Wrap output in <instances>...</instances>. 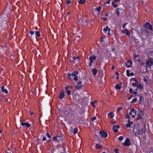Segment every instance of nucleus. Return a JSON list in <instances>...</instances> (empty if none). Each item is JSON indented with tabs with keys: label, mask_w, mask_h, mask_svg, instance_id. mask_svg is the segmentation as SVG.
I'll use <instances>...</instances> for the list:
<instances>
[{
	"label": "nucleus",
	"mask_w": 153,
	"mask_h": 153,
	"mask_svg": "<svg viewBox=\"0 0 153 153\" xmlns=\"http://www.w3.org/2000/svg\"><path fill=\"white\" fill-rule=\"evenodd\" d=\"M134 131L135 133V136L138 137H140V135H143V134L145 135L146 132L145 128H143L140 130L137 128H135Z\"/></svg>",
	"instance_id": "nucleus-1"
},
{
	"label": "nucleus",
	"mask_w": 153,
	"mask_h": 153,
	"mask_svg": "<svg viewBox=\"0 0 153 153\" xmlns=\"http://www.w3.org/2000/svg\"><path fill=\"white\" fill-rule=\"evenodd\" d=\"M143 27L145 28L149 29L150 30L152 31V27L151 24L149 22H147L143 25Z\"/></svg>",
	"instance_id": "nucleus-2"
},
{
	"label": "nucleus",
	"mask_w": 153,
	"mask_h": 153,
	"mask_svg": "<svg viewBox=\"0 0 153 153\" xmlns=\"http://www.w3.org/2000/svg\"><path fill=\"white\" fill-rule=\"evenodd\" d=\"M131 144L130 139L128 138H126L124 143H122V145L125 146H129Z\"/></svg>",
	"instance_id": "nucleus-3"
},
{
	"label": "nucleus",
	"mask_w": 153,
	"mask_h": 153,
	"mask_svg": "<svg viewBox=\"0 0 153 153\" xmlns=\"http://www.w3.org/2000/svg\"><path fill=\"white\" fill-rule=\"evenodd\" d=\"M78 74V72L77 71H75L73 73H71V74L72 77H74V80L75 81H77L78 80L77 74Z\"/></svg>",
	"instance_id": "nucleus-4"
},
{
	"label": "nucleus",
	"mask_w": 153,
	"mask_h": 153,
	"mask_svg": "<svg viewBox=\"0 0 153 153\" xmlns=\"http://www.w3.org/2000/svg\"><path fill=\"white\" fill-rule=\"evenodd\" d=\"M96 59V57L95 56L93 55L92 56H90V57L89 60L90 62L89 64V66H91L92 65V63H93L94 60H95Z\"/></svg>",
	"instance_id": "nucleus-5"
},
{
	"label": "nucleus",
	"mask_w": 153,
	"mask_h": 153,
	"mask_svg": "<svg viewBox=\"0 0 153 153\" xmlns=\"http://www.w3.org/2000/svg\"><path fill=\"white\" fill-rule=\"evenodd\" d=\"M99 133L101 137H102L106 138L108 137V134L105 131H100Z\"/></svg>",
	"instance_id": "nucleus-6"
},
{
	"label": "nucleus",
	"mask_w": 153,
	"mask_h": 153,
	"mask_svg": "<svg viewBox=\"0 0 153 153\" xmlns=\"http://www.w3.org/2000/svg\"><path fill=\"white\" fill-rule=\"evenodd\" d=\"M144 114L143 112V111H141L138 113L137 115V120H140L143 119L142 116Z\"/></svg>",
	"instance_id": "nucleus-7"
},
{
	"label": "nucleus",
	"mask_w": 153,
	"mask_h": 153,
	"mask_svg": "<svg viewBox=\"0 0 153 153\" xmlns=\"http://www.w3.org/2000/svg\"><path fill=\"white\" fill-rule=\"evenodd\" d=\"M146 64L151 66L153 65V59L152 58H150L148 59L147 61L146 62Z\"/></svg>",
	"instance_id": "nucleus-8"
},
{
	"label": "nucleus",
	"mask_w": 153,
	"mask_h": 153,
	"mask_svg": "<svg viewBox=\"0 0 153 153\" xmlns=\"http://www.w3.org/2000/svg\"><path fill=\"white\" fill-rule=\"evenodd\" d=\"M120 127V126L117 125H114L113 126V130L114 133H117L118 131V128Z\"/></svg>",
	"instance_id": "nucleus-9"
},
{
	"label": "nucleus",
	"mask_w": 153,
	"mask_h": 153,
	"mask_svg": "<svg viewBox=\"0 0 153 153\" xmlns=\"http://www.w3.org/2000/svg\"><path fill=\"white\" fill-rule=\"evenodd\" d=\"M72 88V86H68L66 88H65L66 93L68 95H70L71 93V91L69 89V88Z\"/></svg>",
	"instance_id": "nucleus-10"
},
{
	"label": "nucleus",
	"mask_w": 153,
	"mask_h": 153,
	"mask_svg": "<svg viewBox=\"0 0 153 153\" xmlns=\"http://www.w3.org/2000/svg\"><path fill=\"white\" fill-rule=\"evenodd\" d=\"M61 138V137L60 135H57L56 136L54 137H53V139L54 140L58 142L59 141Z\"/></svg>",
	"instance_id": "nucleus-11"
},
{
	"label": "nucleus",
	"mask_w": 153,
	"mask_h": 153,
	"mask_svg": "<svg viewBox=\"0 0 153 153\" xmlns=\"http://www.w3.org/2000/svg\"><path fill=\"white\" fill-rule=\"evenodd\" d=\"M132 64V62L130 60H128L126 63V67L128 68L131 67Z\"/></svg>",
	"instance_id": "nucleus-12"
},
{
	"label": "nucleus",
	"mask_w": 153,
	"mask_h": 153,
	"mask_svg": "<svg viewBox=\"0 0 153 153\" xmlns=\"http://www.w3.org/2000/svg\"><path fill=\"white\" fill-rule=\"evenodd\" d=\"M131 111L133 113V114L132 116V117H134L137 113V111L136 110H135L134 108H131Z\"/></svg>",
	"instance_id": "nucleus-13"
},
{
	"label": "nucleus",
	"mask_w": 153,
	"mask_h": 153,
	"mask_svg": "<svg viewBox=\"0 0 153 153\" xmlns=\"http://www.w3.org/2000/svg\"><path fill=\"white\" fill-rule=\"evenodd\" d=\"M23 126H25L26 127L28 128L30 126V124L27 123L22 122L21 123Z\"/></svg>",
	"instance_id": "nucleus-14"
},
{
	"label": "nucleus",
	"mask_w": 153,
	"mask_h": 153,
	"mask_svg": "<svg viewBox=\"0 0 153 153\" xmlns=\"http://www.w3.org/2000/svg\"><path fill=\"white\" fill-rule=\"evenodd\" d=\"M1 89L2 92H4L5 94H7L8 93V91L6 89L4 88V86H1Z\"/></svg>",
	"instance_id": "nucleus-15"
},
{
	"label": "nucleus",
	"mask_w": 153,
	"mask_h": 153,
	"mask_svg": "<svg viewBox=\"0 0 153 153\" xmlns=\"http://www.w3.org/2000/svg\"><path fill=\"white\" fill-rule=\"evenodd\" d=\"M122 32L123 33H126V34L128 36L130 35L129 31L127 29H126L125 30H123Z\"/></svg>",
	"instance_id": "nucleus-16"
},
{
	"label": "nucleus",
	"mask_w": 153,
	"mask_h": 153,
	"mask_svg": "<svg viewBox=\"0 0 153 153\" xmlns=\"http://www.w3.org/2000/svg\"><path fill=\"white\" fill-rule=\"evenodd\" d=\"M137 87L139 89H140L141 90L143 88V86L141 85L140 83H137Z\"/></svg>",
	"instance_id": "nucleus-17"
},
{
	"label": "nucleus",
	"mask_w": 153,
	"mask_h": 153,
	"mask_svg": "<svg viewBox=\"0 0 153 153\" xmlns=\"http://www.w3.org/2000/svg\"><path fill=\"white\" fill-rule=\"evenodd\" d=\"M65 94L64 93L61 92L60 93L59 98L60 99H62L64 97Z\"/></svg>",
	"instance_id": "nucleus-18"
},
{
	"label": "nucleus",
	"mask_w": 153,
	"mask_h": 153,
	"mask_svg": "<svg viewBox=\"0 0 153 153\" xmlns=\"http://www.w3.org/2000/svg\"><path fill=\"white\" fill-rule=\"evenodd\" d=\"M92 72L93 75H95L96 74L97 72V70L96 68H94L92 70Z\"/></svg>",
	"instance_id": "nucleus-19"
},
{
	"label": "nucleus",
	"mask_w": 153,
	"mask_h": 153,
	"mask_svg": "<svg viewBox=\"0 0 153 153\" xmlns=\"http://www.w3.org/2000/svg\"><path fill=\"white\" fill-rule=\"evenodd\" d=\"M110 30H111L110 29L108 28V26H107L106 27L104 28L103 30L104 32H107V30H108L109 32H110Z\"/></svg>",
	"instance_id": "nucleus-20"
},
{
	"label": "nucleus",
	"mask_w": 153,
	"mask_h": 153,
	"mask_svg": "<svg viewBox=\"0 0 153 153\" xmlns=\"http://www.w3.org/2000/svg\"><path fill=\"white\" fill-rule=\"evenodd\" d=\"M133 122H130V123H128L127 124L126 126L127 128H130Z\"/></svg>",
	"instance_id": "nucleus-21"
},
{
	"label": "nucleus",
	"mask_w": 153,
	"mask_h": 153,
	"mask_svg": "<svg viewBox=\"0 0 153 153\" xmlns=\"http://www.w3.org/2000/svg\"><path fill=\"white\" fill-rule=\"evenodd\" d=\"M73 59L74 60L78 61L79 60V56H77V57L74 56L73 57Z\"/></svg>",
	"instance_id": "nucleus-22"
},
{
	"label": "nucleus",
	"mask_w": 153,
	"mask_h": 153,
	"mask_svg": "<svg viewBox=\"0 0 153 153\" xmlns=\"http://www.w3.org/2000/svg\"><path fill=\"white\" fill-rule=\"evenodd\" d=\"M68 78L71 81H72L73 80L74 77L71 76V75L70 74L68 73Z\"/></svg>",
	"instance_id": "nucleus-23"
},
{
	"label": "nucleus",
	"mask_w": 153,
	"mask_h": 153,
	"mask_svg": "<svg viewBox=\"0 0 153 153\" xmlns=\"http://www.w3.org/2000/svg\"><path fill=\"white\" fill-rule=\"evenodd\" d=\"M121 87V86H120L118 84H117L115 86V88L116 90H120Z\"/></svg>",
	"instance_id": "nucleus-24"
},
{
	"label": "nucleus",
	"mask_w": 153,
	"mask_h": 153,
	"mask_svg": "<svg viewBox=\"0 0 153 153\" xmlns=\"http://www.w3.org/2000/svg\"><path fill=\"white\" fill-rule=\"evenodd\" d=\"M85 0H80L79 1V3L80 4H83L85 3Z\"/></svg>",
	"instance_id": "nucleus-25"
},
{
	"label": "nucleus",
	"mask_w": 153,
	"mask_h": 153,
	"mask_svg": "<svg viewBox=\"0 0 153 153\" xmlns=\"http://www.w3.org/2000/svg\"><path fill=\"white\" fill-rule=\"evenodd\" d=\"M101 9V8L99 6L98 7H96L95 8V10H97L98 12H99L100 11Z\"/></svg>",
	"instance_id": "nucleus-26"
},
{
	"label": "nucleus",
	"mask_w": 153,
	"mask_h": 153,
	"mask_svg": "<svg viewBox=\"0 0 153 153\" xmlns=\"http://www.w3.org/2000/svg\"><path fill=\"white\" fill-rule=\"evenodd\" d=\"M6 153H13V152L10 149L8 148L7 151H6Z\"/></svg>",
	"instance_id": "nucleus-27"
},
{
	"label": "nucleus",
	"mask_w": 153,
	"mask_h": 153,
	"mask_svg": "<svg viewBox=\"0 0 153 153\" xmlns=\"http://www.w3.org/2000/svg\"><path fill=\"white\" fill-rule=\"evenodd\" d=\"M35 35L37 37H39L40 36V34L39 32L38 31H36L35 32Z\"/></svg>",
	"instance_id": "nucleus-28"
},
{
	"label": "nucleus",
	"mask_w": 153,
	"mask_h": 153,
	"mask_svg": "<svg viewBox=\"0 0 153 153\" xmlns=\"http://www.w3.org/2000/svg\"><path fill=\"white\" fill-rule=\"evenodd\" d=\"M108 115L109 116H110L111 118H113L114 117V116L112 112H111L108 113Z\"/></svg>",
	"instance_id": "nucleus-29"
},
{
	"label": "nucleus",
	"mask_w": 153,
	"mask_h": 153,
	"mask_svg": "<svg viewBox=\"0 0 153 153\" xmlns=\"http://www.w3.org/2000/svg\"><path fill=\"white\" fill-rule=\"evenodd\" d=\"M119 9L117 8L116 10V13L117 14L118 16H119L120 14V12L119 11Z\"/></svg>",
	"instance_id": "nucleus-30"
},
{
	"label": "nucleus",
	"mask_w": 153,
	"mask_h": 153,
	"mask_svg": "<svg viewBox=\"0 0 153 153\" xmlns=\"http://www.w3.org/2000/svg\"><path fill=\"white\" fill-rule=\"evenodd\" d=\"M138 56H139L138 55H135L134 56V58L135 60L136 61H138L139 60V58L138 57Z\"/></svg>",
	"instance_id": "nucleus-31"
},
{
	"label": "nucleus",
	"mask_w": 153,
	"mask_h": 153,
	"mask_svg": "<svg viewBox=\"0 0 153 153\" xmlns=\"http://www.w3.org/2000/svg\"><path fill=\"white\" fill-rule=\"evenodd\" d=\"M78 132L77 128H75L74 129L73 133L74 134H76Z\"/></svg>",
	"instance_id": "nucleus-32"
},
{
	"label": "nucleus",
	"mask_w": 153,
	"mask_h": 153,
	"mask_svg": "<svg viewBox=\"0 0 153 153\" xmlns=\"http://www.w3.org/2000/svg\"><path fill=\"white\" fill-rule=\"evenodd\" d=\"M114 2H112V5L114 7H116L117 6V4H115Z\"/></svg>",
	"instance_id": "nucleus-33"
},
{
	"label": "nucleus",
	"mask_w": 153,
	"mask_h": 153,
	"mask_svg": "<svg viewBox=\"0 0 153 153\" xmlns=\"http://www.w3.org/2000/svg\"><path fill=\"white\" fill-rule=\"evenodd\" d=\"M90 104L92 105V106L94 108H95L96 107V106L94 104V102H93V101H91L90 102Z\"/></svg>",
	"instance_id": "nucleus-34"
},
{
	"label": "nucleus",
	"mask_w": 153,
	"mask_h": 153,
	"mask_svg": "<svg viewBox=\"0 0 153 153\" xmlns=\"http://www.w3.org/2000/svg\"><path fill=\"white\" fill-rule=\"evenodd\" d=\"M124 138V137L123 136H120L119 138H118V140H120V141H122L123 139Z\"/></svg>",
	"instance_id": "nucleus-35"
},
{
	"label": "nucleus",
	"mask_w": 153,
	"mask_h": 153,
	"mask_svg": "<svg viewBox=\"0 0 153 153\" xmlns=\"http://www.w3.org/2000/svg\"><path fill=\"white\" fill-rule=\"evenodd\" d=\"M137 100V99L136 98L133 99L132 101L131 102L132 103H134V102H136Z\"/></svg>",
	"instance_id": "nucleus-36"
},
{
	"label": "nucleus",
	"mask_w": 153,
	"mask_h": 153,
	"mask_svg": "<svg viewBox=\"0 0 153 153\" xmlns=\"http://www.w3.org/2000/svg\"><path fill=\"white\" fill-rule=\"evenodd\" d=\"M130 71L129 70H127L126 71V73H127V76H130Z\"/></svg>",
	"instance_id": "nucleus-37"
},
{
	"label": "nucleus",
	"mask_w": 153,
	"mask_h": 153,
	"mask_svg": "<svg viewBox=\"0 0 153 153\" xmlns=\"http://www.w3.org/2000/svg\"><path fill=\"white\" fill-rule=\"evenodd\" d=\"M97 119V118L95 117H93L91 118V120L92 121H93Z\"/></svg>",
	"instance_id": "nucleus-38"
},
{
	"label": "nucleus",
	"mask_w": 153,
	"mask_h": 153,
	"mask_svg": "<svg viewBox=\"0 0 153 153\" xmlns=\"http://www.w3.org/2000/svg\"><path fill=\"white\" fill-rule=\"evenodd\" d=\"M122 109V107H119L117 108V111H119L120 110H121Z\"/></svg>",
	"instance_id": "nucleus-39"
},
{
	"label": "nucleus",
	"mask_w": 153,
	"mask_h": 153,
	"mask_svg": "<svg viewBox=\"0 0 153 153\" xmlns=\"http://www.w3.org/2000/svg\"><path fill=\"white\" fill-rule=\"evenodd\" d=\"M126 117L128 119H129L130 118V116L128 114H126Z\"/></svg>",
	"instance_id": "nucleus-40"
},
{
	"label": "nucleus",
	"mask_w": 153,
	"mask_h": 153,
	"mask_svg": "<svg viewBox=\"0 0 153 153\" xmlns=\"http://www.w3.org/2000/svg\"><path fill=\"white\" fill-rule=\"evenodd\" d=\"M110 0H108L107 1H106L105 2V4H109L110 3Z\"/></svg>",
	"instance_id": "nucleus-41"
},
{
	"label": "nucleus",
	"mask_w": 153,
	"mask_h": 153,
	"mask_svg": "<svg viewBox=\"0 0 153 153\" xmlns=\"http://www.w3.org/2000/svg\"><path fill=\"white\" fill-rule=\"evenodd\" d=\"M114 151L115 152V153H119L118 149H114Z\"/></svg>",
	"instance_id": "nucleus-42"
},
{
	"label": "nucleus",
	"mask_w": 153,
	"mask_h": 153,
	"mask_svg": "<svg viewBox=\"0 0 153 153\" xmlns=\"http://www.w3.org/2000/svg\"><path fill=\"white\" fill-rule=\"evenodd\" d=\"M138 96H139V100L140 101H142V96H140L139 95H138Z\"/></svg>",
	"instance_id": "nucleus-43"
},
{
	"label": "nucleus",
	"mask_w": 153,
	"mask_h": 153,
	"mask_svg": "<svg viewBox=\"0 0 153 153\" xmlns=\"http://www.w3.org/2000/svg\"><path fill=\"white\" fill-rule=\"evenodd\" d=\"M71 2V1L69 0H67L66 1V3L67 4H70Z\"/></svg>",
	"instance_id": "nucleus-44"
},
{
	"label": "nucleus",
	"mask_w": 153,
	"mask_h": 153,
	"mask_svg": "<svg viewBox=\"0 0 153 153\" xmlns=\"http://www.w3.org/2000/svg\"><path fill=\"white\" fill-rule=\"evenodd\" d=\"M34 31H30V33L31 35H33L34 34Z\"/></svg>",
	"instance_id": "nucleus-45"
},
{
	"label": "nucleus",
	"mask_w": 153,
	"mask_h": 153,
	"mask_svg": "<svg viewBox=\"0 0 153 153\" xmlns=\"http://www.w3.org/2000/svg\"><path fill=\"white\" fill-rule=\"evenodd\" d=\"M129 92L130 93H132L133 92V89L132 88H130L129 89Z\"/></svg>",
	"instance_id": "nucleus-46"
},
{
	"label": "nucleus",
	"mask_w": 153,
	"mask_h": 153,
	"mask_svg": "<svg viewBox=\"0 0 153 153\" xmlns=\"http://www.w3.org/2000/svg\"><path fill=\"white\" fill-rule=\"evenodd\" d=\"M132 85L133 86H137V85L135 83H133L132 84Z\"/></svg>",
	"instance_id": "nucleus-47"
},
{
	"label": "nucleus",
	"mask_w": 153,
	"mask_h": 153,
	"mask_svg": "<svg viewBox=\"0 0 153 153\" xmlns=\"http://www.w3.org/2000/svg\"><path fill=\"white\" fill-rule=\"evenodd\" d=\"M101 19L102 20H104V21H106L107 20V18H106V17H105V18L102 17Z\"/></svg>",
	"instance_id": "nucleus-48"
},
{
	"label": "nucleus",
	"mask_w": 153,
	"mask_h": 153,
	"mask_svg": "<svg viewBox=\"0 0 153 153\" xmlns=\"http://www.w3.org/2000/svg\"><path fill=\"white\" fill-rule=\"evenodd\" d=\"M134 81H135V83L137 84L138 83V81L136 78H134Z\"/></svg>",
	"instance_id": "nucleus-49"
},
{
	"label": "nucleus",
	"mask_w": 153,
	"mask_h": 153,
	"mask_svg": "<svg viewBox=\"0 0 153 153\" xmlns=\"http://www.w3.org/2000/svg\"><path fill=\"white\" fill-rule=\"evenodd\" d=\"M132 94H137V93L136 91H133Z\"/></svg>",
	"instance_id": "nucleus-50"
},
{
	"label": "nucleus",
	"mask_w": 153,
	"mask_h": 153,
	"mask_svg": "<svg viewBox=\"0 0 153 153\" xmlns=\"http://www.w3.org/2000/svg\"><path fill=\"white\" fill-rule=\"evenodd\" d=\"M47 136H48V137H49V138H51V136L48 133H47Z\"/></svg>",
	"instance_id": "nucleus-51"
},
{
	"label": "nucleus",
	"mask_w": 153,
	"mask_h": 153,
	"mask_svg": "<svg viewBox=\"0 0 153 153\" xmlns=\"http://www.w3.org/2000/svg\"><path fill=\"white\" fill-rule=\"evenodd\" d=\"M134 73L133 72H131V74H130V75L131 76H133L134 75Z\"/></svg>",
	"instance_id": "nucleus-52"
},
{
	"label": "nucleus",
	"mask_w": 153,
	"mask_h": 153,
	"mask_svg": "<svg viewBox=\"0 0 153 153\" xmlns=\"http://www.w3.org/2000/svg\"><path fill=\"white\" fill-rule=\"evenodd\" d=\"M143 80H144V81L145 82H147V79H146V78H143Z\"/></svg>",
	"instance_id": "nucleus-53"
},
{
	"label": "nucleus",
	"mask_w": 153,
	"mask_h": 153,
	"mask_svg": "<svg viewBox=\"0 0 153 153\" xmlns=\"http://www.w3.org/2000/svg\"><path fill=\"white\" fill-rule=\"evenodd\" d=\"M116 121H111V123L112 124H115Z\"/></svg>",
	"instance_id": "nucleus-54"
},
{
	"label": "nucleus",
	"mask_w": 153,
	"mask_h": 153,
	"mask_svg": "<svg viewBox=\"0 0 153 153\" xmlns=\"http://www.w3.org/2000/svg\"><path fill=\"white\" fill-rule=\"evenodd\" d=\"M42 140L44 141H45L46 140V137H44L43 138Z\"/></svg>",
	"instance_id": "nucleus-55"
},
{
	"label": "nucleus",
	"mask_w": 153,
	"mask_h": 153,
	"mask_svg": "<svg viewBox=\"0 0 153 153\" xmlns=\"http://www.w3.org/2000/svg\"><path fill=\"white\" fill-rule=\"evenodd\" d=\"M132 96H131L130 97H129L128 98V100H130L131 99V98L132 97Z\"/></svg>",
	"instance_id": "nucleus-56"
},
{
	"label": "nucleus",
	"mask_w": 153,
	"mask_h": 153,
	"mask_svg": "<svg viewBox=\"0 0 153 153\" xmlns=\"http://www.w3.org/2000/svg\"><path fill=\"white\" fill-rule=\"evenodd\" d=\"M132 114V112L131 111V112H129V114L130 115H131V117H132V115H133V114Z\"/></svg>",
	"instance_id": "nucleus-57"
},
{
	"label": "nucleus",
	"mask_w": 153,
	"mask_h": 153,
	"mask_svg": "<svg viewBox=\"0 0 153 153\" xmlns=\"http://www.w3.org/2000/svg\"><path fill=\"white\" fill-rule=\"evenodd\" d=\"M126 25V23H124L123 25V27L124 28H125V26Z\"/></svg>",
	"instance_id": "nucleus-58"
},
{
	"label": "nucleus",
	"mask_w": 153,
	"mask_h": 153,
	"mask_svg": "<svg viewBox=\"0 0 153 153\" xmlns=\"http://www.w3.org/2000/svg\"><path fill=\"white\" fill-rule=\"evenodd\" d=\"M120 0H114V1L115 2H116L118 1V2H119L120 1Z\"/></svg>",
	"instance_id": "nucleus-59"
},
{
	"label": "nucleus",
	"mask_w": 153,
	"mask_h": 153,
	"mask_svg": "<svg viewBox=\"0 0 153 153\" xmlns=\"http://www.w3.org/2000/svg\"><path fill=\"white\" fill-rule=\"evenodd\" d=\"M115 74L116 75L119 76V74L117 72V71L116 72Z\"/></svg>",
	"instance_id": "nucleus-60"
},
{
	"label": "nucleus",
	"mask_w": 153,
	"mask_h": 153,
	"mask_svg": "<svg viewBox=\"0 0 153 153\" xmlns=\"http://www.w3.org/2000/svg\"><path fill=\"white\" fill-rule=\"evenodd\" d=\"M82 83V82L81 81H79V82H78V83L79 84H81Z\"/></svg>",
	"instance_id": "nucleus-61"
},
{
	"label": "nucleus",
	"mask_w": 153,
	"mask_h": 153,
	"mask_svg": "<svg viewBox=\"0 0 153 153\" xmlns=\"http://www.w3.org/2000/svg\"><path fill=\"white\" fill-rule=\"evenodd\" d=\"M133 78H132L131 79H130V80L131 81H132V80H133V81H134V79Z\"/></svg>",
	"instance_id": "nucleus-62"
},
{
	"label": "nucleus",
	"mask_w": 153,
	"mask_h": 153,
	"mask_svg": "<svg viewBox=\"0 0 153 153\" xmlns=\"http://www.w3.org/2000/svg\"><path fill=\"white\" fill-rule=\"evenodd\" d=\"M105 15L106 17H107L108 16V14L107 13H105Z\"/></svg>",
	"instance_id": "nucleus-63"
},
{
	"label": "nucleus",
	"mask_w": 153,
	"mask_h": 153,
	"mask_svg": "<svg viewBox=\"0 0 153 153\" xmlns=\"http://www.w3.org/2000/svg\"><path fill=\"white\" fill-rule=\"evenodd\" d=\"M86 98H87V100H88V99L90 98V97L89 96H88V97L87 96Z\"/></svg>",
	"instance_id": "nucleus-64"
}]
</instances>
